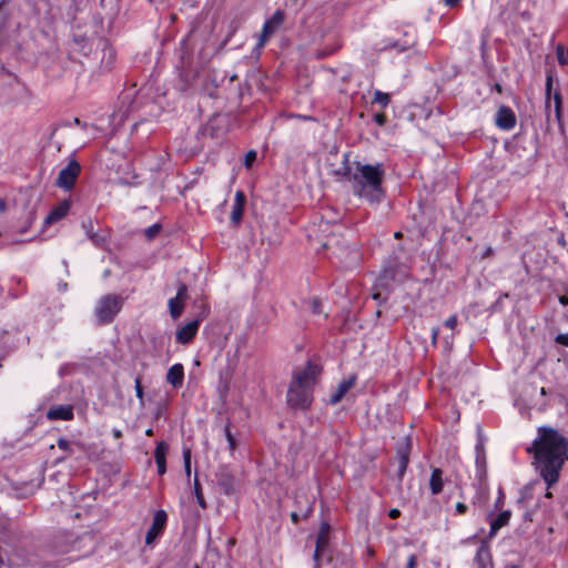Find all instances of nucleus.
<instances>
[{
  "label": "nucleus",
  "instance_id": "nucleus-18",
  "mask_svg": "<svg viewBox=\"0 0 568 568\" xmlns=\"http://www.w3.org/2000/svg\"><path fill=\"white\" fill-rule=\"evenodd\" d=\"M510 511H501L490 521V535H495L501 527L506 526L510 519Z\"/></svg>",
  "mask_w": 568,
  "mask_h": 568
},
{
  "label": "nucleus",
  "instance_id": "nucleus-13",
  "mask_svg": "<svg viewBox=\"0 0 568 568\" xmlns=\"http://www.w3.org/2000/svg\"><path fill=\"white\" fill-rule=\"evenodd\" d=\"M169 452V445L165 442L158 443L154 450V459L158 467V474L164 475L166 471V455Z\"/></svg>",
  "mask_w": 568,
  "mask_h": 568
},
{
  "label": "nucleus",
  "instance_id": "nucleus-41",
  "mask_svg": "<svg viewBox=\"0 0 568 568\" xmlns=\"http://www.w3.org/2000/svg\"><path fill=\"white\" fill-rule=\"evenodd\" d=\"M374 120L378 125H384L386 122V116L383 113H378L374 115Z\"/></svg>",
  "mask_w": 568,
  "mask_h": 568
},
{
  "label": "nucleus",
  "instance_id": "nucleus-7",
  "mask_svg": "<svg viewBox=\"0 0 568 568\" xmlns=\"http://www.w3.org/2000/svg\"><path fill=\"white\" fill-rule=\"evenodd\" d=\"M187 298V287L185 284H180L176 295L169 300V311L173 320L179 318L184 311V302Z\"/></svg>",
  "mask_w": 568,
  "mask_h": 568
},
{
  "label": "nucleus",
  "instance_id": "nucleus-4",
  "mask_svg": "<svg viewBox=\"0 0 568 568\" xmlns=\"http://www.w3.org/2000/svg\"><path fill=\"white\" fill-rule=\"evenodd\" d=\"M284 12L277 10L268 20L264 22L262 32L254 48V51H256L257 54L264 48L270 37L273 36L276 32V30L281 27V24L284 22Z\"/></svg>",
  "mask_w": 568,
  "mask_h": 568
},
{
  "label": "nucleus",
  "instance_id": "nucleus-23",
  "mask_svg": "<svg viewBox=\"0 0 568 568\" xmlns=\"http://www.w3.org/2000/svg\"><path fill=\"white\" fill-rule=\"evenodd\" d=\"M83 229L85 230V233L88 235V237L97 245V246H101L104 242V237L99 235L98 233H93L92 232V229H93V225H92V222H89V223H83Z\"/></svg>",
  "mask_w": 568,
  "mask_h": 568
},
{
  "label": "nucleus",
  "instance_id": "nucleus-22",
  "mask_svg": "<svg viewBox=\"0 0 568 568\" xmlns=\"http://www.w3.org/2000/svg\"><path fill=\"white\" fill-rule=\"evenodd\" d=\"M123 298L118 295H109V318L120 312Z\"/></svg>",
  "mask_w": 568,
  "mask_h": 568
},
{
  "label": "nucleus",
  "instance_id": "nucleus-47",
  "mask_svg": "<svg viewBox=\"0 0 568 568\" xmlns=\"http://www.w3.org/2000/svg\"><path fill=\"white\" fill-rule=\"evenodd\" d=\"M445 4L448 6V7H456L460 0H444Z\"/></svg>",
  "mask_w": 568,
  "mask_h": 568
},
{
  "label": "nucleus",
  "instance_id": "nucleus-20",
  "mask_svg": "<svg viewBox=\"0 0 568 568\" xmlns=\"http://www.w3.org/2000/svg\"><path fill=\"white\" fill-rule=\"evenodd\" d=\"M95 317H97V322L100 325H103L106 323V296H102L99 300L98 306L95 308Z\"/></svg>",
  "mask_w": 568,
  "mask_h": 568
},
{
  "label": "nucleus",
  "instance_id": "nucleus-28",
  "mask_svg": "<svg viewBox=\"0 0 568 568\" xmlns=\"http://www.w3.org/2000/svg\"><path fill=\"white\" fill-rule=\"evenodd\" d=\"M183 464L186 476H191V449L183 448Z\"/></svg>",
  "mask_w": 568,
  "mask_h": 568
},
{
  "label": "nucleus",
  "instance_id": "nucleus-19",
  "mask_svg": "<svg viewBox=\"0 0 568 568\" xmlns=\"http://www.w3.org/2000/svg\"><path fill=\"white\" fill-rule=\"evenodd\" d=\"M217 485L223 490L224 494L230 495L233 493L234 486H233V477L226 471H222L217 476Z\"/></svg>",
  "mask_w": 568,
  "mask_h": 568
},
{
  "label": "nucleus",
  "instance_id": "nucleus-46",
  "mask_svg": "<svg viewBox=\"0 0 568 568\" xmlns=\"http://www.w3.org/2000/svg\"><path fill=\"white\" fill-rule=\"evenodd\" d=\"M400 515V511L397 509V508H393L389 510L388 513V516L392 518V519H395L397 517H399Z\"/></svg>",
  "mask_w": 568,
  "mask_h": 568
},
{
  "label": "nucleus",
  "instance_id": "nucleus-25",
  "mask_svg": "<svg viewBox=\"0 0 568 568\" xmlns=\"http://www.w3.org/2000/svg\"><path fill=\"white\" fill-rule=\"evenodd\" d=\"M488 559V549L485 546H480L476 552L475 561L478 564L479 568H485Z\"/></svg>",
  "mask_w": 568,
  "mask_h": 568
},
{
  "label": "nucleus",
  "instance_id": "nucleus-1",
  "mask_svg": "<svg viewBox=\"0 0 568 568\" xmlns=\"http://www.w3.org/2000/svg\"><path fill=\"white\" fill-rule=\"evenodd\" d=\"M527 453L532 455V465L546 488L557 484L562 466L568 460V439L552 427L541 426L537 429V437L527 447Z\"/></svg>",
  "mask_w": 568,
  "mask_h": 568
},
{
  "label": "nucleus",
  "instance_id": "nucleus-31",
  "mask_svg": "<svg viewBox=\"0 0 568 568\" xmlns=\"http://www.w3.org/2000/svg\"><path fill=\"white\" fill-rule=\"evenodd\" d=\"M256 156H257V153L256 151L254 150H251L248 151L246 154H245V158H244V165L246 169H250L251 165L253 164V162L256 160Z\"/></svg>",
  "mask_w": 568,
  "mask_h": 568
},
{
  "label": "nucleus",
  "instance_id": "nucleus-26",
  "mask_svg": "<svg viewBox=\"0 0 568 568\" xmlns=\"http://www.w3.org/2000/svg\"><path fill=\"white\" fill-rule=\"evenodd\" d=\"M374 102L385 109L390 102V97L388 93L376 90L374 92Z\"/></svg>",
  "mask_w": 568,
  "mask_h": 568
},
{
  "label": "nucleus",
  "instance_id": "nucleus-39",
  "mask_svg": "<svg viewBox=\"0 0 568 568\" xmlns=\"http://www.w3.org/2000/svg\"><path fill=\"white\" fill-rule=\"evenodd\" d=\"M135 394H136V397L142 399L143 398V388L141 386V383L140 381L136 378L135 379Z\"/></svg>",
  "mask_w": 568,
  "mask_h": 568
},
{
  "label": "nucleus",
  "instance_id": "nucleus-14",
  "mask_svg": "<svg viewBox=\"0 0 568 568\" xmlns=\"http://www.w3.org/2000/svg\"><path fill=\"white\" fill-rule=\"evenodd\" d=\"M245 205V194L242 191H237L234 196V203L232 205L231 221L234 225H237L243 216Z\"/></svg>",
  "mask_w": 568,
  "mask_h": 568
},
{
  "label": "nucleus",
  "instance_id": "nucleus-27",
  "mask_svg": "<svg viewBox=\"0 0 568 568\" xmlns=\"http://www.w3.org/2000/svg\"><path fill=\"white\" fill-rule=\"evenodd\" d=\"M546 109L550 108L551 94L552 93V75L548 74L546 78Z\"/></svg>",
  "mask_w": 568,
  "mask_h": 568
},
{
  "label": "nucleus",
  "instance_id": "nucleus-50",
  "mask_svg": "<svg viewBox=\"0 0 568 568\" xmlns=\"http://www.w3.org/2000/svg\"><path fill=\"white\" fill-rule=\"evenodd\" d=\"M532 515H534V514H532V511H530V510H529V511H526V513L524 514V519H525L526 521H532Z\"/></svg>",
  "mask_w": 568,
  "mask_h": 568
},
{
  "label": "nucleus",
  "instance_id": "nucleus-60",
  "mask_svg": "<svg viewBox=\"0 0 568 568\" xmlns=\"http://www.w3.org/2000/svg\"><path fill=\"white\" fill-rule=\"evenodd\" d=\"M551 496H552V495H551V493H550V491H547V493H546V497H547V498H551Z\"/></svg>",
  "mask_w": 568,
  "mask_h": 568
},
{
  "label": "nucleus",
  "instance_id": "nucleus-44",
  "mask_svg": "<svg viewBox=\"0 0 568 568\" xmlns=\"http://www.w3.org/2000/svg\"><path fill=\"white\" fill-rule=\"evenodd\" d=\"M416 564H417L416 556L415 555L409 556L408 561H407V568H415Z\"/></svg>",
  "mask_w": 568,
  "mask_h": 568
},
{
  "label": "nucleus",
  "instance_id": "nucleus-30",
  "mask_svg": "<svg viewBox=\"0 0 568 568\" xmlns=\"http://www.w3.org/2000/svg\"><path fill=\"white\" fill-rule=\"evenodd\" d=\"M324 528H327V525H325ZM324 528L322 529L321 534L317 536V539H316V549H315V552H314V558L315 559H317V557H318L320 548L322 546H324V544L326 542V536H325V532H324Z\"/></svg>",
  "mask_w": 568,
  "mask_h": 568
},
{
  "label": "nucleus",
  "instance_id": "nucleus-45",
  "mask_svg": "<svg viewBox=\"0 0 568 568\" xmlns=\"http://www.w3.org/2000/svg\"><path fill=\"white\" fill-rule=\"evenodd\" d=\"M446 349H452L453 347V336H446L444 338Z\"/></svg>",
  "mask_w": 568,
  "mask_h": 568
},
{
  "label": "nucleus",
  "instance_id": "nucleus-38",
  "mask_svg": "<svg viewBox=\"0 0 568 568\" xmlns=\"http://www.w3.org/2000/svg\"><path fill=\"white\" fill-rule=\"evenodd\" d=\"M555 119L560 128H562V108H555Z\"/></svg>",
  "mask_w": 568,
  "mask_h": 568
},
{
  "label": "nucleus",
  "instance_id": "nucleus-40",
  "mask_svg": "<svg viewBox=\"0 0 568 568\" xmlns=\"http://www.w3.org/2000/svg\"><path fill=\"white\" fill-rule=\"evenodd\" d=\"M225 433H226V439L229 442L230 448L234 449L235 448V439H234V437L232 436V434H231L229 428H226Z\"/></svg>",
  "mask_w": 568,
  "mask_h": 568
},
{
  "label": "nucleus",
  "instance_id": "nucleus-62",
  "mask_svg": "<svg viewBox=\"0 0 568 568\" xmlns=\"http://www.w3.org/2000/svg\"><path fill=\"white\" fill-rule=\"evenodd\" d=\"M510 568H518V567L513 566V567H510Z\"/></svg>",
  "mask_w": 568,
  "mask_h": 568
},
{
  "label": "nucleus",
  "instance_id": "nucleus-49",
  "mask_svg": "<svg viewBox=\"0 0 568 568\" xmlns=\"http://www.w3.org/2000/svg\"><path fill=\"white\" fill-rule=\"evenodd\" d=\"M196 499H197L199 505L202 508H204L205 507V503H204V498H203L202 494H197Z\"/></svg>",
  "mask_w": 568,
  "mask_h": 568
},
{
  "label": "nucleus",
  "instance_id": "nucleus-58",
  "mask_svg": "<svg viewBox=\"0 0 568 568\" xmlns=\"http://www.w3.org/2000/svg\"><path fill=\"white\" fill-rule=\"evenodd\" d=\"M292 519H293V521L297 520V515L295 513L292 514Z\"/></svg>",
  "mask_w": 568,
  "mask_h": 568
},
{
  "label": "nucleus",
  "instance_id": "nucleus-5",
  "mask_svg": "<svg viewBox=\"0 0 568 568\" xmlns=\"http://www.w3.org/2000/svg\"><path fill=\"white\" fill-rule=\"evenodd\" d=\"M81 172V166L75 160H70L68 165L63 168L55 181V185L62 190L70 191Z\"/></svg>",
  "mask_w": 568,
  "mask_h": 568
},
{
  "label": "nucleus",
  "instance_id": "nucleus-16",
  "mask_svg": "<svg viewBox=\"0 0 568 568\" xmlns=\"http://www.w3.org/2000/svg\"><path fill=\"white\" fill-rule=\"evenodd\" d=\"M444 473L440 468H433L429 478V489L432 495H439L444 487Z\"/></svg>",
  "mask_w": 568,
  "mask_h": 568
},
{
  "label": "nucleus",
  "instance_id": "nucleus-56",
  "mask_svg": "<svg viewBox=\"0 0 568 568\" xmlns=\"http://www.w3.org/2000/svg\"><path fill=\"white\" fill-rule=\"evenodd\" d=\"M145 434H146L148 436H151V435L153 434V430H152L151 428H149V429H146Z\"/></svg>",
  "mask_w": 568,
  "mask_h": 568
},
{
  "label": "nucleus",
  "instance_id": "nucleus-6",
  "mask_svg": "<svg viewBox=\"0 0 568 568\" xmlns=\"http://www.w3.org/2000/svg\"><path fill=\"white\" fill-rule=\"evenodd\" d=\"M168 515L164 510H158L154 514L152 526L146 532L145 544L152 545L156 538H159L165 528Z\"/></svg>",
  "mask_w": 568,
  "mask_h": 568
},
{
  "label": "nucleus",
  "instance_id": "nucleus-61",
  "mask_svg": "<svg viewBox=\"0 0 568 568\" xmlns=\"http://www.w3.org/2000/svg\"><path fill=\"white\" fill-rule=\"evenodd\" d=\"M540 393H541V395H546V389L542 387V388L540 389Z\"/></svg>",
  "mask_w": 568,
  "mask_h": 568
},
{
  "label": "nucleus",
  "instance_id": "nucleus-55",
  "mask_svg": "<svg viewBox=\"0 0 568 568\" xmlns=\"http://www.w3.org/2000/svg\"><path fill=\"white\" fill-rule=\"evenodd\" d=\"M113 436H114L115 438H119V437L121 436V430H119V429H114V430H113Z\"/></svg>",
  "mask_w": 568,
  "mask_h": 568
},
{
  "label": "nucleus",
  "instance_id": "nucleus-17",
  "mask_svg": "<svg viewBox=\"0 0 568 568\" xmlns=\"http://www.w3.org/2000/svg\"><path fill=\"white\" fill-rule=\"evenodd\" d=\"M397 462H398L397 477H398V480L402 481L405 476L408 463H409V447L408 446L402 447L397 450Z\"/></svg>",
  "mask_w": 568,
  "mask_h": 568
},
{
  "label": "nucleus",
  "instance_id": "nucleus-54",
  "mask_svg": "<svg viewBox=\"0 0 568 568\" xmlns=\"http://www.w3.org/2000/svg\"><path fill=\"white\" fill-rule=\"evenodd\" d=\"M503 494H500V496L498 497L497 501H496V506L499 507L500 504H503Z\"/></svg>",
  "mask_w": 568,
  "mask_h": 568
},
{
  "label": "nucleus",
  "instance_id": "nucleus-59",
  "mask_svg": "<svg viewBox=\"0 0 568 568\" xmlns=\"http://www.w3.org/2000/svg\"><path fill=\"white\" fill-rule=\"evenodd\" d=\"M323 246H324V247H331V243H329V242H325V243L323 244Z\"/></svg>",
  "mask_w": 568,
  "mask_h": 568
},
{
  "label": "nucleus",
  "instance_id": "nucleus-36",
  "mask_svg": "<svg viewBox=\"0 0 568 568\" xmlns=\"http://www.w3.org/2000/svg\"><path fill=\"white\" fill-rule=\"evenodd\" d=\"M457 323H458L457 316H456V315H452V316H449V317L445 321L444 325H445L446 327H448L449 329H455V328H456V326H457Z\"/></svg>",
  "mask_w": 568,
  "mask_h": 568
},
{
  "label": "nucleus",
  "instance_id": "nucleus-43",
  "mask_svg": "<svg viewBox=\"0 0 568 568\" xmlns=\"http://www.w3.org/2000/svg\"><path fill=\"white\" fill-rule=\"evenodd\" d=\"M438 335H439V328L438 327H434L432 329V344L435 345L437 343Z\"/></svg>",
  "mask_w": 568,
  "mask_h": 568
},
{
  "label": "nucleus",
  "instance_id": "nucleus-9",
  "mask_svg": "<svg viewBox=\"0 0 568 568\" xmlns=\"http://www.w3.org/2000/svg\"><path fill=\"white\" fill-rule=\"evenodd\" d=\"M45 415L49 420H71L74 417L73 406L70 404L53 405Z\"/></svg>",
  "mask_w": 568,
  "mask_h": 568
},
{
  "label": "nucleus",
  "instance_id": "nucleus-32",
  "mask_svg": "<svg viewBox=\"0 0 568 568\" xmlns=\"http://www.w3.org/2000/svg\"><path fill=\"white\" fill-rule=\"evenodd\" d=\"M58 447L65 452H72V443H70L68 439L59 438L57 443Z\"/></svg>",
  "mask_w": 568,
  "mask_h": 568
},
{
  "label": "nucleus",
  "instance_id": "nucleus-57",
  "mask_svg": "<svg viewBox=\"0 0 568 568\" xmlns=\"http://www.w3.org/2000/svg\"><path fill=\"white\" fill-rule=\"evenodd\" d=\"M73 123H74V124H77V125H79V124H80V120H79L78 118H74V119H73Z\"/></svg>",
  "mask_w": 568,
  "mask_h": 568
},
{
  "label": "nucleus",
  "instance_id": "nucleus-53",
  "mask_svg": "<svg viewBox=\"0 0 568 568\" xmlns=\"http://www.w3.org/2000/svg\"><path fill=\"white\" fill-rule=\"evenodd\" d=\"M67 286H68V284H67V283H61V284H59V291H60V292H65V291H67Z\"/></svg>",
  "mask_w": 568,
  "mask_h": 568
},
{
  "label": "nucleus",
  "instance_id": "nucleus-12",
  "mask_svg": "<svg viewBox=\"0 0 568 568\" xmlns=\"http://www.w3.org/2000/svg\"><path fill=\"white\" fill-rule=\"evenodd\" d=\"M184 381V367L176 363L166 373V382L175 389L181 388Z\"/></svg>",
  "mask_w": 568,
  "mask_h": 568
},
{
  "label": "nucleus",
  "instance_id": "nucleus-24",
  "mask_svg": "<svg viewBox=\"0 0 568 568\" xmlns=\"http://www.w3.org/2000/svg\"><path fill=\"white\" fill-rule=\"evenodd\" d=\"M395 278V273H394V270L393 268H384L378 278H377V282L381 286H384V287H387L389 282L394 281Z\"/></svg>",
  "mask_w": 568,
  "mask_h": 568
},
{
  "label": "nucleus",
  "instance_id": "nucleus-34",
  "mask_svg": "<svg viewBox=\"0 0 568 568\" xmlns=\"http://www.w3.org/2000/svg\"><path fill=\"white\" fill-rule=\"evenodd\" d=\"M311 308L314 314L322 313V302L318 298H313L311 301Z\"/></svg>",
  "mask_w": 568,
  "mask_h": 568
},
{
  "label": "nucleus",
  "instance_id": "nucleus-29",
  "mask_svg": "<svg viewBox=\"0 0 568 568\" xmlns=\"http://www.w3.org/2000/svg\"><path fill=\"white\" fill-rule=\"evenodd\" d=\"M557 59L560 65H567L568 64V47L567 51L564 50L562 45L557 47Z\"/></svg>",
  "mask_w": 568,
  "mask_h": 568
},
{
  "label": "nucleus",
  "instance_id": "nucleus-52",
  "mask_svg": "<svg viewBox=\"0 0 568 568\" xmlns=\"http://www.w3.org/2000/svg\"><path fill=\"white\" fill-rule=\"evenodd\" d=\"M7 209V203L4 200L0 199V212H4Z\"/></svg>",
  "mask_w": 568,
  "mask_h": 568
},
{
  "label": "nucleus",
  "instance_id": "nucleus-35",
  "mask_svg": "<svg viewBox=\"0 0 568 568\" xmlns=\"http://www.w3.org/2000/svg\"><path fill=\"white\" fill-rule=\"evenodd\" d=\"M551 100L554 101L555 108H562V97L559 91H555L554 94H551Z\"/></svg>",
  "mask_w": 568,
  "mask_h": 568
},
{
  "label": "nucleus",
  "instance_id": "nucleus-33",
  "mask_svg": "<svg viewBox=\"0 0 568 568\" xmlns=\"http://www.w3.org/2000/svg\"><path fill=\"white\" fill-rule=\"evenodd\" d=\"M159 232H160V225L153 224V225L149 226L148 229H145L144 234L148 239H153Z\"/></svg>",
  "mask_w": 568,
  "mask_h": 568
},
{
  "label": "nucleus",
  "instance_id": "nucleus-3",
  "mask_svg": "<svg viewBox=\"0 0 568 568\" xmlns=\"http://www.w3.org/2000/svg\"><path fill=\"white\" fill-rule=\"evenodd\" d=\"M321 374V367L312 362L297 371L287 390V403L297 409H307L313 402V387Z\"/></svg>",
  "mask_w": 568,
  "mask_h": 568
},
{
  "label": "nucleus",
  "instance_id": "nucleus-51",
  "mask_svg": "<svg viewBox=\"0 0 568 568\" xmlns=\"http://www.w3.org/2000/svg\"><path fill=\"white\" fill-rule=\"evenodd\" d=\"M559 303L564 306L568 305V297L567 296H559Z\"/></svg>",
  "mask_w": 568,
  "mask_h": 568
},
{
  "label": "nucleus",
  "instance_id": "nucleus-21",
  "mask_svg": "<svg viewBox=\"0 0 568 568\" xmlns=\"http://www.w3.org/2000/svg\"><path fill=\"white\" fill-rule=\"evenodd\" d=\"M414 43H415L414 40L405 41L404 43H400L398 41H393V40H385L382 49L383 50L396 49L397 51L403 52V51L407 50L408 48H410Z\"/></svg>",
  "mask_w": 568,
  "mask_h": 568
},
{
  "label": "nucleus",
  "instance_id": "nucleus-8",
  "mask_svg": "<svg viewBox=\"0 0 568 568\" xmlns=\"http://www.w3.org/2000/svg\"><path fill=\"white\" fill-rule=\"evenodd\" d=\"M202 317L191 321L179 328L175 333V339L178 343L185 345L189 344L196 335Z\"/></svg>",
  "mask_w": 568,
  "mask_h": 568
},
{
  "label": "nucleus",
  "instance_id": "nucleus-63",
  "mask_svg": "<svg viewBox=\"0 0 568 568\" xmlns=\"http://www.w3.org/2000/svg\"><path fill=\"white\" fill-rule=\"evenodd\" d=\"M194 568H200L199 566H194Z\"/></svg>",
  "mask_w": 568,
  "mask_h": 568
},
{
  "label": "nucleus",
  "instance_id": "nucleus-48",
  "mask_svg": "<svg viewBox=\"0 0 568 568\" xmlns=\"http://www.w3.org/2000/svg\"><path fill=\"white\" fill-rule=\"evenodd\" d=\"M194 490H195V495L197 496V494H202L201 493V487H200V484H199V480L197 478L195 477V481H194Z\"/></svg>",
  "mask_w": 568,
  "mask_h": 568
},
{
  "label": "nucleus",
  "instance_id": "nucleus-15",
  "mask_svg": "<svg viewBox=\"0 0 568 568\" xmlns=\"http://www.w3.org/2000/svg\"><path fill=\"white\" fill-rule=\"evenodd\" d=\"M70 210V203L63 201L53 207L44 220V225H51L67 216Z\"/></svg>",
  "mask_w": 568,
  "mask_h": 568
},
{
  "label": "nucleus",
  "instance_id": "nucleus-42",
  "mask_svg": "<svg viewBox=\"0 0 568 568\" xmlns=\"http://www.w3.org/2000/svg\"><path fill=\"white\" fill-rule=\"evenodd\" d=\"M466 510H467V506L465 504H463V503H457L456 504V511H457V514L463 515V514L466 513Z\"/></svg>",
  "mask_w": 568,
  "mask_h": 568
},
{
  "label": "nucleus",
  "instance_id": "nucleus-2",
  "mask_svg": "<svg viewBox=\"0 0 568 568\" xmlns=\"http://www.w3.org/2000/svg\"><path fill=\"white\" fill-rule=\"evenodd\" d=\"M335 173L345 176L351 183L354 195L371 205L378 204L383 200L385 195L382 186L385 175L383 164L372 165L355 162L353 168L348 165V156L345 155L343 166Z\"/></svg>",
  "mask_w": 568,
  "mask_h": 568
},
{
  "label": "nucleus",
  "instance_id": "nucleus-11",
  "mask_svg": "<svg viewBox=\"0 0 568 568\" xmlns=\"http://www.w3.org/2000/svg\"><path fill=\"white\" fill-rule=\"evenodd\" d=\"M356 377L351 376L347 379L342 381L337 387L332 392L331 397L328 399V404L336 405L338 404L346 393L353 387L355 384Z\"/></svg>",
  "mask_w": 568,
  "mask_h": 568
},
{
  "label": "nucleus",
  "instance_id": "nucleus-37",
  "mask_svg": "<svg viewBox=\"0 0 568 568\" xmlns=\"http://www.w3.org/2000/svg\"><path fill=\"white\" fill-rule=\"evenodd\" d=\"M555 342L559 345L568 347V333L565 334H558L555 337Z\"/></svg>",
  "mask_w": 568,
  "mask_h": 568
},
{
  "label": "nucleus",
  "instance_id": "nucleus-10",
  "mask_svg": "<svg viewBox=\"0 0 568 568\" xmlns=\"http://www.w3.org/2000/svg\"><path fill=\"white\" fill-rule=\"evenodd\" d=\"M496 125L505 131L511 130L516 125L514 112L507 106H501L496 114Z\"/></svg>",
  "mask_w": 568,
  "mask_h": 568
}]
</instances>
